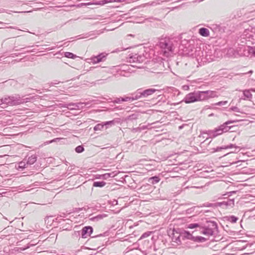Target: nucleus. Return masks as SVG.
<instances>
[{"instance_id": "1", "label": "nucleus", "mask_w": 255, "mask_h": 255, "mask_svg": "<svg viewBox=\"0 0 255 255\" xmlns=\"http://www.w3.org/2000/svg\"><path fill=\"white\" fill-rule=\"evenodd\" d=\"M29 100L28 98L23 99L19 95H16L0 99V105L5 104L9 106H15L26 103Z\"/></svg>"}, {"instance_id": "2", "label": "nucleus", "mask_w": 255, "mask_h": 255, "mask_svg": "<svg viewBox=\"0 0 255 255\" xmlns=\"http://www.w3.org/2000/svg\"><path fill=\"white\" fill-rule=\"evenodd\" d=\"M218 226L216 222L208 221L206 224L202 227L201 233L203 235L210 237L217 233Z\"/></svg>"}, {"instance_id": "3", "label": "nucleus", "mask_w": 255, "mask_h": 255, "mask_svg": "<svg viewBox=\"0 0 255 255\" xmlns=\"http://www.w3.org/2000/svg\"><path fill=\"white\" fill-rule=\"evenodd\" d=\"M157 45L164 50V53L165 55H166V54H168L169 52H173V40L169 37L161 38Z\"/></svg>"}, {"instance_id": "4", "label": "nucleus", "mask_w": 255, "mask_h": 255, "mask_svg": "<svg viewBox=\"0 0 255 255\" xmlns=\"http://www.w3.org/2000/svg\"><path fill=\"white\" fill-rule=\"evenodd\" d=\"M237 122V121H228L214 130L209 131V134L210 135L212 134L214 137H215L218 135L222 134L223 132L229 131V129H231V127L228 126V125L230 124L236 123Z\"/></svg>"}, {"instance_id": "5", "label": "nucleus", "mask_w": 255, "mask_h": 255, "mask_svg": "<svg viewBox=\"0 0 255 255\" xmlns=\"http://www.w3.org/2000/svg\"><path fill=\"white\" fill-rule=\"evenodd\" d=\"M186 104H190L198 102L197 92L194 91L187 94L183 100Z\"/></svg>"}, {"instance_id": "6", "label": "nucleus", "mask_w": 255, "mask_h": 255, "mask_svg": "<svg viewBox=\"0 0 255 255\" xmlns=\"http://www.w3.org/2000/svg\"><path fill=\"white\" fill-rule=\"evenodd\" d=\"M93 231V228L91 226L84 227L81 230V237L82 238H86L90 236Z\"/></svg>"}, {"instance_id": "7", "label": "nucleus", "mask_w": 255, "mask_h": 255, "mask_svg": "<svg viewBox=\"0 0 255 255\" xmlns=\"http://www.w3.org/2000/svg\"><path fill=\"white\" fill-rule=\"evenodd\" d=\"M173 237H172V241L178 244L181 243L180 238L181 237V233L179 234L178 233L175 231V229L172 231Z\"/></svg>"}, {"instance_id": "8", "label": "nucleus", "mask_w": 255, "mask_h": 255, "mask_svg": "<svg viewBox=\"0 0 255 255\" xmlns=\"http://www.w3.org/2000/svg\"><path fill=\"white\" fill-rule=\"evenodd\" d=\"M181 237L183 240L188 239L193 241L194 239V236H192L189 232L186 231H184L181 233Z\"/></svg>"}, {"instance_id": "9", "label": "nucleus", "mask_w": 255, "mask_h": 255, "mask_svg": "<svg viewBox=\"0 0 255 255\" xmlns=\"http://www.w3.org/2000/svg\"><path fill=\"white\" fill-rule=\"evenodd\" d=\"M106 57L104 54L101 53L98 55L95 56L91 59V62L94 64L99 63L103 60V59Z\"/></svg>"}, {"instance_id": "10", "label": "nucleus", "mask_w": 255, "mask_h": 255, "mask_svg": "<svg viewBox=\"0 0 255 255\" xmlns=\"http://www.w3.org/2000/svg\"><path fill=\"white\" fill-rule=\"evenodd\" d=\"M243 96L244 97L240 98L239 100L240 102L242 100H251V99L252 98V94L251 93L250 90H246L243 91Z\"/></svg>"}, {"instance_id": "11", "label": "nucleus", "mask_w": 255, "mask_h": 255, "mask_svg": "<svg viewBox=\"0 0 255 255\" xmlns=\"http://www.w3.org/2000/svg\"><path fill=\"white\" fill-rule=\"evenodd\" d=\"M157 90L155 89H148L141 91V94L143 98H146L150 95H152Z\"/></svg>"}, {"instance_id": "12", "label": "nucleus", "mask_w": 255, "mask_h": 255, "mask_svg": "<svg viewBox=\"0 0 255 255\" xmlns=\"http://www.w3.org/2000/svg\"><path fill=\"white\" fill-rule=\"evenodd\" d=\"M197 95V99L198 101H202L207 100V97H206V94H204V91H196Z\"/></svg>"}, {"instance_id": "13", "label": "nucleus", "mask_w": 255, "mask_h": 255, "mask_svg": "<svg viewBox=\"0 0 255 255\" xmlns=\"http://www.w3.org/2000/svg\"><path fill=\"white\" fill-rule=\"evenodd\" d=\"M204 93L206 94V97H207V100L210 98H212L218 96L215 91L210 90L204 91Z\"/></svg>"}, {"instance_id": "14", "label": "nucleus", "mask_w": 255, "mask_h": 255, "mask_svg": "<svg viewBox=\"0 0 255 255\" xmlns=\"http://www.w3.org/2000/svg\"><path fill=\"white\" fill-rule=\"evenodd\" d=\"M199 33L202 36L207 37L209 36L210 32L209 30L205 27L200 28L199 30Z\"/></svg>"}, {"instance_id": "15", "label": "nucleus", "mask_w": 255, "mask_h": 255, "mask_svg": "<svg viewBox=\"0 0 255 255\" xmlns=\"http://www.w3.org/2000/svg\"><path fill=\"white\" fill-rule=\"evenodd\" d=\"M222 204L226 208L233 207L234 206V199H228L227 201H223Z\"/></svg>"}, {"instance_id": "16", "label": "nucleus", "mask_w": 255, "mask_h": 255, "mask_svg": "<svg viewBox=\"0 0 255 255\" xmlns=\"http://www.w3.org/2000/svg\"><path fill=\"white\" fill-rule=\"evenodd\" d=\"M130 97V101L138 100L140 98H143L141 94V91L138 90L137 92L134 94V96Z\"/></svg>"}, {"instance_id": "17", "label": "nucleus", "mask_w": 255, "mask_h": 255, "mask_svg": "<svg viewBox=\"0 0 255 255\" xmlns=\"http://www.w3.org/2000/svg\"><path fill=\"white\" fill-rule=\"evenodd\" d=\"M160 179L159 176H154L149 178L148 182L151 184H154L158 183Z\"/></svg>"}, {"instance_id": "18", "label": "nucleus", "mask_w": 255, "mask_h": 255, "mask_svg": "<svg viewBox=\"0 0 255 255\" xmlns=\"http://www.w3.org/2000/svg\"><path fill=\"white\" fill-rule=\"evenodd\" d=\"M130 101V97H126L125 98H117L114 100V102L116 103H121L122 102H128Z\"/></svg>"}, {"instance_id": "19", "label": "nucleus", "mask_w": 255, "mask_h": 255, "mask_svg": "<svg viewBox=\"0 0 255 255\" xmlns=\"http://www.w3.org/2000/svg\"><path fill=\"white\" fill-rule=\"evenodd\" d=\"M37 160V156L35 154L32 155L30 157H28L27 164H33Z\"/></svg>"}, {"instance_id": "20", "label": "nucleus", "mask_w": 255, "mask_h": 255, "mask_svg": "<svg viewBox=\"0 0 255 255\" xmlns=\"http://www.w3.org/2000/svg\"><path fill=\"white\" fill-rule=\"evenodd\" d=\"M83 103H69V106H73L74 107V109L75 110L77 109H80L81 108H83Z\"/></svg>"}, {"instance_id": "21", "label": "nucleus", "mask_w": 255, "mask_h": 255, "mask_svg": "<svg viewBox=\"0 0 255 255\" xmlns=\"http://www.w3.org/2000/svg\"><path fill=\"white\" fill-rule=\"evenodd\" d=\"M106 184V182L103 181H95L93 183V186L97 187H104Z\"/></svg>"}, {"instance_id": "22", "label": "nucleus", "mask_w": 255, "mask_h": 255, "mask_svg": "<svg viewBox=\"0 0 255 255\" xmlns=\"http://www.w3.org/2000/svg\"><path fill=\"white\" fill-rule=\"evenodd\" d=\"M117 175V173L115 172H112L111 173H105L103 175V177L104 179H107L110 177H114Z\"/></svg>"}, {"instance_id": "23", "label": "nucleus", "mask_w": 255, "mask_h": 255, "mask_svg": "<svg viewBox=\"0 0 255 255\" xmlns=\"http://www.w3.org/2000/svg\"><path fill=\"white\" fill-rule=\"evenodd\" d=\"M137 60H138L137 54L132 55L128 58V61L130 63H136Z\"/></svg>"}, {"instance_id": "24", "label": "nucleus", "mask_w": 255, "mask_h": 255, "mask_svg": "<svg viewBox=\"0 0 255 255\" xmlns=\"http://www.w3.org/2000/svg\"><path fill=\"white\" fill-rule=\"evenodd\" d=\"M64 56L65 57L68 58H71L73 59H75L77 57V56L73 53L69 52H66L64 53Z\"/></svg>"}, {"instance_id": "25", "label": "nucleus", "mask_w": 255, "mask_h": 255, "mask_svg": "<svg viewBox=\"0 0 255 255\" xmlns=\"http://www.w3.org/2000/svg\"><path fill=\"white\" fill-rule=\"evenodd\" d=\"M207 240V239L203 237L197 236L194 237V242H204Z\"/></svg>"}, {"instance_id": "26", "label": "nucleus", "mask_w": 255, "mask_h": 255, "mask_svg": "<svg viewBox=\"0 0 255 255\" xmlns=\"http://www.w3.org/2000/svg\"><path fill=\"white\" fill-rule=\"evenodd\" d=\"M153 233L151 231H147L144 233H143L140 237V240L143 239L145 238H146L148 237H149Z\"/></svg>"}, {"instance_id": "27", "label": "nucleus", "mask_w": 255, "mask_h": 255, "mask_svg": "<svg viewBox=\"0 0 255 255\" xmlns=\"http://www.w3.org/2000/svg\"><path fill=\"white\" fill-rule=\"evenodd\" d=\"M104 127V125H103V123L97 124L94 128V130L95 131L101 130Z\"/></svg>"}, {"instance_id": "28", "label": "nucleus", "mask_w": 255, "mask_h": 255, "mask_svg": "<svg viewBox=\"0 0 255 255\" xmlns=\"http://www.w3.org/2000/svg\"><path fill=\"white\" fill-rule=\"evenodd\" d=\"M84 150V148L82 145H79L75 148V151L77 153H81Z\"/></svg>"}, {"instance_id": "29", "label": "nucleus", "mask_w": 255, "mask_h": 255, "mask_svg": "<svg viewBox=\"0 0 255 255\" xmlns=\"http://www.w3.org/2000/svg\"><path fill=\"white\" fill-rule=\"evenodd\" d=\"M103 215H99L97 216H95V217L90 218V220L93 221H98L99 220L103 219Z\"/></svg>"}, {"instance_id": "30", "label": "nucleus", "mask_w": 255, "mask_h": 255, "mask_svg": "<svg viewBox=\"0 0 255 255\" xmlns=\"http://www.w3.org/2000/svg\"><path fill=\"white\" fill-rule=\"evenodd\" d=\"M238 220V218L235 216H231L229 217L228 220L231 222L232 223H236L237 220Z\"/></svg>"}, {"instance_id": "31", "label": "nucleus", "mask_w": 255, "mask_h": 255, "mask_svg": "<svg viewBox=\"0 0 255 255\" xmlns=\"http://www.w3.org/2000/svg\"><path fill=\"white\" fill-rule=\"evenodd\" d=\"M103 125H104V126H113L115 124V121L114 120L111 121H108L102 123Z\"/></svg>"}, {"instance_id": "32", "label": "nucleus", "mask_w": 255, "mask_h": 255, "mask_svg": "<svg viewBox=\"0 0 255 255\" xmlns=\"http://www.w3.org/2000/svg\"><path fill=\"white\" fill-rule=\"evenodd\" d=\"M199 226V225L197 223L190 224L188 225V228L194 229V228L198 227Z\"/></svg>"}, {"instance_id": "33", "label": "nucleus", "mask_w": 255, "mask_h": 255, "mask_svg": "<svg viewBox=\"0 0 255 255\" xmlns=\"http://www.w3.org/2000/svg\"><path fill=\"white\" fill-rule=\"evenodd\" d=\"M225 149H228V148H233V147H234L236 149H239V147L236 145L235 144H230L229 145H228L227 146H225Z\"/></svg>"}, {"instance_id": "34", "label": "nucleus", "mask_w": 255, "mask_h": 255, "mask_svg": "<svg viewBox=\"0 0 255 255\" xmlns=\"http://www.w3.org/2000/svg\"><path fill=\"white\" fill-rule=\"evenodd\" d=\"M227 103H228V101H221V102H219L218 103H215L214 104V105L221 106L225 105Z\"/></svg>"}, {"instance_id": "35", "label": "nucleus", "mask_w": 255, "mask_h": 255, "mask_svg": "<svg viewBox=\"0 0 255 255\" xmlns=\"http://www.w3.org/2000/svg\"><path fill=\"white\" fill-rule=\"evenodd\" d=\"M25 165L26 164L24 162L21 161L19 163L18 168L23 169L26 167Z\"/></svg>"}, {"instance_id": "36", "label": "nucleus", "mask_w": 255, "mask_h": 255, "mask_svg": "<svg viewBox=\"0 0 255 255\" xmlns=\"http://www.w3.org/2000/svg\"><path fill=\"white\" fill-rule=\"evenodd\" d=\"M106 3H108L107 0H99V1H98L96 3V4H100V5H104V4H105Z\"/></svg>"}, {"instance_id": "37", "label": "nucleus", "mask_w": 255, "mask_h": 255, "mask_svg": "<svg viewBox=\"0 0 255 255\" xmlns=\"http://www.w3.org/2000/svg\"><path fill=\"white\" fill-rule=\"evenodd\" d=\"M69 103L67 104H65L62 107L64 108H66L70 110H75V109H74V107L73 106H69Z\"/></svg>"}, {"instance_id": "38", "label": "nucleus", "mask_w": 255, "mask_h": 255, "mask_svg": "<svg viewBox=\"0 0 255 255\" xmlns=\"http://www.w3.org/2000/svg\"><path fill=\"white\" fill-rule=\"evenodd\" d=\"M137 60L136 63H141L143 61L144 57L141 55H137Z\"/></svg>"}, {"instance_id": "39", "label": "nucleus", "mask_w": 255, "mask_h": 255, "mask_svg": "<svg viewBox=\"0 0 255 255\" xmlns=\"http://www.w3.org/2000/svg\"><path fill=\"white\" fill-rule=\"evenodd\" d=\"M230 109L231 111H235V112H236L238 113L241 112L240 109L237 107H232Z\"/></svg>"}, {"instance_id": "40", "label": "nucleus", "mask_w": 255, "mask_h": 255, "mask_svg": "<svg viewBox=\"0 0 255 255\" xmlns=\"http://www.w3.org/2000/svg\"><path fill=\"white\" fill-rule=\"evenodd\" d=\"M225 148V146L217 147L216 148L214 149V151L218 152L221 150L222 149H226Z\"/></svg>"}, {"instance_id": "41", "label": "nucleus", "mask_w": 255, "mask_h": 255, "mask_svg": "<svg viewBox=\"0 0 255 255\" xmlns=\"http://www.w3.org/2000/svg\"><path fill=\"white\" fill-rule=\"evenodd\" d=\"M250 53H252L254 56H255V48H251L250 50Z\"/></svg>"}, {"instance_id": "42", "label": "nucleus", "mask_w": 255, "mask_h": 255, "mask_svg": "<svg viewBox=\"0 0 255 255\" xmlns=\"http://www.w3.org/2000/svg\"><path fill=\"white\" fill-rule=\"evenodd\" d=\"M147 128V126H143L138 127V129L140 131H141V130H144V129H146Z\"/></svg>"}, {"instance_id": "43", "label": "nucleus", "mask_w": 255, "mask_h": 255, "mask_svg": "<svg viewBox=\"0 0 255 255\" xmlns=\"http://www.w3.org/2000/svg\"><path fill=\"white\" fill-rule=\"evenodd\" d=\"M223 202H218V203H216L215 204V206L216 207H217V206H223V204H222Z\"/></svg>"}, {"instance_id": "44", "label": "nucleus", "mask_w": 255, "mask_h": 255, "mask_svg": "<svg viewBox=\"0 0 255 255\" xmlns=\"http://www.w3.org/2000/svg\"><path fill=\"white\" fill-rule=\"evenodd\" d=\"M135 115H132L128 117V119H130V120H132V119H135Z\"/></svg>"}, {"instance_id": "45", "label": "nucleus", "mask_w": 255, "mask_h": 255, "mask_svg": "<svg viewBox=\"0 0 255 255\" xmlns=\"http://www.w3.org/2000/svg\"><path fill=\"white\" fill-rule=\"evenodd\" d=\"M138 128H133L132 130L134 132H140L139 130L138 129Z\"/></svg>"}, {"instance_id": "46", "label": "nucleus", "mask_w": 255, "mask_h": 255, "mask_svg": "<svg viewBox=\"0 0 255 255\" xmlns=\"http://www.w3.org/2000/svg\"><path fill=\"white\" fill-rule=\"evenodd\" d=\"M107 3L116 2V0H107Z\"/></svg>"}, {"instance_id": "47", "label": "nucleus", "mask_w": 255, "mask_h": 255, "mask_svg": "<svg viewBox=\"0 0 255 255\" xmlns=\"http://www.w3.org/2000/svg\"><path fill=\"white\" fill-rule=\"evenodd\" d=\"M125 0H116V2H123Z\"/></svg>"}, {"instance_id": "48", "label": "nucleus", "mask_w": 255, "mask_h": 255, "mask_svg": "<svg viewBox=\"0 0 255 255\" xmlns=\"http://www.w3.org/2000/svg\"><path fill=\"white\" fill-rule=\"evenodd\" d=\"M213 204H209L207 205V207H212Z\"/></svg>"}, {"instance_id": "49", "label": "nucleus", "mask_w": 255, "mask_h": 255, "mask_svg": "<svg viewBox=\"0 0 255 255\" xmlns=\"http://www.w3.org/2000/svg\"><path fill=\"white\" fill-rule=\"evenodd\" d=\"M80 210H83V208H80L79 209Z\"/></svg>"}, {"instance_id": "50", "label": "nucleus", "mask_w": 255, "mask_h": 255, "mask_svg": "<svg viewBox=\"0 0 255 255\" xmlns=\"http://www.w3.org/2000/svg\"><path fill=\"white\" fill-rule=\"evenodd\" d=\"M236 152V150L235 151H233L232 152Z\"/></svg>"}]
</instances>
